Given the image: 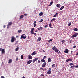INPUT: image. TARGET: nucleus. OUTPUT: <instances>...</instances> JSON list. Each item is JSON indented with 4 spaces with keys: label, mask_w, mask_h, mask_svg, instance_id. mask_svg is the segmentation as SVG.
Returning a JSON list of instances; mask_svg holds the SVG:
<instances>
[{
    "label": "nucleus",
    "mask_w": 78,
    "mask_h": 78,
    "mask_svg": "<svg viewBox=\"0 0 78 78\" xmlns=\"http://www.w3.org/2000/svg\"><path fill=\"white\" fill-rule=\"evenodd\" d=\"M16 61H17L18 60V58H16Z\"/></svg>",
    "instance_id": "obj_58"
},
{
    "label": "nucleus",
    "mask_w": 78,
    "mask_h": 78,
    "mask_svg": "<svg viewBox=\"0 0 78 78\" xmlns=\"http://www.w3.org/2000/svg\"><path fill=\"white\" fill-rule=\"evenodd\" d=\"M52 39H51L49 40V41H48V42H52Z\"/></svg>",
    "instance_id": "obj_34"
},
{
    "label": "nucleus",
    "mask_w": 78,
    "mask_h": 78,
    "mask_svg": "<svg viewBox=\"0 0 78 78\" xmlns=\"http://www.w3.org/2000/svg\"><path fill=\"white\" fill-rule=\"evenodd\" d=\"M50 27V28H53V27Z\"/></svg>",
    "instance_id": "obj_61"
},
{
    "label": "nucleus",
    "mask_w": 78,
    "mask_h": 78,
    "mask_svg": "<svg viewBox=\"0 0 78 78\" xmlns=\"http://www.w3.org/2000/svg\"><path fill=\"white\" fill-rule=\"evenodd\" d=\"M64 52L65 53H69V50L67 49H66Z\"/></svg>",
    "instance_id": "obj_4"
},
{
    "label": "nucleus",
    "mask_w": 78,
    "mask_h": 78,
    "mask_svg": "<svg viewBox=\"0 0 78 78\" xmlns=\"http://www.w3.org/2000/svg\"><path fill=\"white\" fill-rule=\"evenodd\" d=\"M37 59H38V58H34L33 61V63H34L35 61H37Z\"/></svg>",
    "instance_id": "obj_12"
},
{
    "label": "nucleus",
    "mask_w": 78,
    "mask_h": 78,
    "mask_svg": "<svg viewBox=\"0 0 78 78\" xmlns=\"http://www.w3.org/2000/svg\"><path fill=\"white\" fill-rule=\"evenodd\" d=\"M76 47V46L75 45L73 46V48H75Z\"/></svg>",
    "instance_id": "obj_54"
},
{
    "label": "nucleus",
    "mask_w": 78,
    "mask_h": 78,
    "mask_svg": "<svg viewBox=\"0 0 78 78\" xmlns=\"http://www.w3.org/2000/svg\"><path fill=\"white\" fill-rule=\"evenodd\" d=\"M41 62H45V60H44V59H41Z\"/></svg>",
    "instance_id": "obj_25"
},
{
    "label": "nucleus",
    "mask_w": 78,
    "mask_h": 78,
    "mask_svg": "<svg viewBox=\"0 0 78 78\" xmlns=\"http://www.w3.org/2000/svg\"><path fill=\"white\" fill-rule=\"evenodd\" d=\"M53 1L51 2H50V5H49V6H50L52 4H53Z\"/></svg>",
    "instance_id": "obj_21"
},
{
    "label": "nucleus",
    "mask_w": 78,
    "mask_h": 78,
    "mask_svg": "<svg viewBox=\"0 0 78 78\" xmlns=\"http://www.w3.org/2000/svg\"><path fill=\"white\" fill-rule=\"evenodd\" d=\"M12 22H10L9 23L8 25L10 26L12 25Z\"/></svg>",
    "instance_id": "obj_15"
},
{
    "label": "nucleus",
    "mask_w": 78,
    "mask_h": 78,
    "mask_svg": "<svg viewBox=\"0 0 78 78\" xmlns=\"http://www.w3.org/2000/svg\"><path fill=\"white\" fill-rule=\"evenodd\" d=\"M47 74H51V70H48L47 72Z\"/></svg>",
    "instance_id": "obj_11"
},
{
    "label": "nucleus",
    "mask_w": 78,
    "mask_h": 78,
    "mask_svg": "<svg viewBox=\"0 0 78 78\" xmlns=\"http://www.w3.org/2000/svg\"><path fill=\"white\" fill-rule=\"evenodd\" d=\"M38 62L39 63H40V62H41V61H40V60H38Z\"/></svg>",
    "instance_id": "obj_52"
},
{
    "label": "nucleus",
    "mask_w": 78,
    "mask_h": 78,
    "mask_svg": "<svg viewBox=\"0 0 78 78\" xmlns=\"http://www.w3.org/2000/svg\"><path fill=\"white\" fill-rule=\"evenodd\" d=\"M36 24H34V27H36Z\"/></svg>",
    "instance_id": "obj_48"
},
{
    "label": "nucleus",
    "mask_w": 78,
    "mask_h": 78,
    "mask_svg": "<svg viewBox=\"0 0 78 78\" xmlns=\"http://www.w3.org/2000/svg\"><path fill=\"white\" fill-rule=\"evenodd\" d=\"M3 28H6V25H4V26H3Z\"/></svg>",
    "instance_id": "obj_46"
},
{
    "label": "nucleus",
    "mask_w": 78,
    "mask_h": 78,
    "mask_svg": "<svg viewBox=\"0 0 78 78\" xmlns=\"http://www.w3.org/2000/svg\"><path fill=\"white\" fill-rule=\"evenodd\" d=\"M48 62H51V58H49L48 59Z\"/></svg>",
    "instance_id": "obj_9"
},
{
    "label": "nucleus",
    "mask_w": 78,
    "mask_h": 78,
    "mask_svg": "<svg viewBox=\"0 0 78 78\" xmlns=\"http://www.w3.org/2000/svg\"><path fill=\"white\" fill-rule=\"evenodd\" d=\"M42 15H43V13L42 12H41L39 13V16H41Z\"/></svg>",
    "instance_id": "obj_28"
},
{
    "label": "nucleus",
    "mask_w": 78,
    "mask_h": 78,
    "mask_svg": "<svg viewBox=\"0 0 78 78\" xmlns=\"http://www.w3.org/2000/svg\"><path fill=\"white\" fill-rule=\"evenodd\" d=\"M55 20V18H53V19H52L51 21V22H52Z\"/></svg>",
    "instance_id": "obj_23"
},
{
    "label": "nucleus",
    "mask_w": 78,
    "mask_h": 78,
    "mask_svg": "<svg viewBox=\"0 0 78 78\" xmlns=\"http://www.w3.org/2000/svg\"><path fill=\"white\" fill-rule=\"evenodd\" d=\"M0 51H2V48H0Z\"/></svg>",
    "instance_id": "obj_59"
},
{
    "label": "nucleus",
    "mask_w": 78,
    "mask_h": 78,
    "mask_svg": "<svg viewBox=\"0 0 78 78\" xmlns=\"http://www.w3.org/2000/svg\"><path fill=\"white\" fill-rule=\"evenodd\" d=\"M47 58V56H44L43 57V58L44 59H45V58Z\"/></svg>",
    "instance_id": "obj_40"
},
{
    "label": "nucleus",
    "mask_w": 78,
    "mask_h": 78,
    "mask_svg": "<svg viewBox=\"0 0 78 78\" xmlns=\"http://www.w3.org/2000/svg\"><path fill=\"white\" fill-rule=\"evenodd\" d=\"M31 33L32 34H34V32H33V31H31Z\"/></svg>",
    "instance_id": "obj_49"
},
{
    "label": "nucleus",
    "mask_w": 78,
    "mask_h": 78,
    "mask_svg": "<svg viewBox=\"0 0 78 78\" xmlns=\"http://www.w3.org/2000/svg\"><path fill=\"white\" fill-rule=\"evenodd\" d=\"M43 21V20H41L39 21V22H42Z\"/></svg>",
    "instance_id": "obj_41"
},
{
    "label": "nucleus",
    "mask_w": 78,
    "mask_h": 78,
    "mask_svg": "<svg viewBox=\"0 0 78 78\" xmlns=\"http://www.w3.org/2000/svg\"><path fill=\"white\" fill-rule=\"evenodd\" d=\"M40 70H42L43 71H45V69H43V68H40Z\"/></svg>",
    "instance_id": "obj_29"
},
{
    "label": "nucleus",
    "mask_w": 78,
    "mask_h": 78,
    "mask_svg": "<svg viewBox=\"0 0 78 78\" xmlns=\"http://www.w3.org/2000/svg\"><path fill=\"white\" fill-rule=\"evenodd\" d=\"M75 67V66L73 65L70 67V68L71 69H73V68Z\"/></svg>",
    "instance_id": "obj_22"
},
{
    "label": "nucleus",
    "mask_w": 78,
    "mask_h": 78,
    "mask_svg": "<svg viewBox=\"0 0 78 78\" xmlns=\"http://www.w3.org/2000/svg\"><path fill=\"white\" fill-rule=\"evenodd\" d=\"M56 6L57 8H59V7L61 6V5L59 4H58Z\"/></svg>",
    "instance_id": "obj_18"
},
{
    "label": "nucleus",
    "mask_w": 78,
    "mask_h": 78,
    "mask_svg": "<svg viewBox=\"0 0 78 78\" xmlns=\"http://www.w3.org/2000/svg\"><path fill=\"white\" fill-rule=\"evenodd\" d=\"M54 51L55 52H57L59 51V50L57 49H56Z\"/></svg>",
    "instance_id": "obj_27"
},
{
    "label": "nucleus",
    "mask_w": 78,
    "mask_h": 78,
    "mask_svg": "<svg viewBox=\"0 0 78 78\" xmlns=\"http://www.w3.org/2000/svg\"><path fill=\"white\" fill-rule=\"evenodd\" d=\"M55 66H56V65H55V64H53L52 65L53 67H55Z\"/></svg>",
    "instance_id": "obj_37"
},
{
    "label": "nucleus",
    "mask_w": 78,
    "mask_h": 78,
    "mask_svg": "<svg viewBox=\"0 0 78 78\" xmlns=\"http://www.w3.org/2000/svg\"><path fill=\"white\" fill-rule=\"evenodd\" d=\"M42 30V26H40L39 28L38 29V30L40 31V30Z\"/></svg>",
    "instance_id": "obj_13"
},
{
    "label": "nucleus",
    "mask_w": 78,
    "mask_h": 78,
    "mask_svg": "<svg viewBox=\"0 0 78 78\" xmlns=\"http://www.w3.org/2000/svg\"><path fill=\"white\" fill-rule=\"evenodd\" d=\"M53 17H56V16L55 15L53 16Z\"/></svg>",
    "instance_id": "obj_45"
},
{
    "label": "nucleus",
    "mask_w": 78,
    "mask_h": 78,
    "mask_svg": "<svg viewBox=\"0 0 78 78\" xmlns=\"http://www.w3.org/2000/svg\"><path fill=\"white\" fill-rule=\"evenodd\" d=\"M21 58L22 59H23V55H22L21 56Z\"/></svg>",
    "instance_id": "obj_35"
},
{
    "label": "nucleus",
    "mask_w": 78,
    "mask_h": 78,
    "mask_svg": "<svg viewBox=\"0 0 78 78\" xmlns=\"http://www.w3.org/2000/svg\"><path fill=\"white\" fill-rule=\"evenodd\" d=\"M63 8H64V6H62L60 8V10H62V9H63Z\"/></svg>",
    "instance_id": "obj_26"
},
{
    "label": "nucleus",
    "mask_w": 78,
    "mask_h": 78,
    "mask_svg": "<svg viewBox=\"0 0 78 78\" xmlns=\"http://www.w3.org/2000/svg\"><path fill=\"white\" fill-rule=\"evenodd\" d=\"M24 17V16L23 15H22L21 16H20V18L21 19H22Z\"/></svg>",
    "instance_id": "obj_17"
},
{
    "label": "nucleus",
    "mask_w": 78,
    "mask_h": 78,
    "mask_svg": "<svg viewBox=\"0 0 78 78\" xmlns=\"http://www.w3.org/2000/svg\"><path fill=\"white\" fill-rule=\"evenodd\" d=\"M11 62H12V60L9 59V62H8V63L9 64H10V63H11Z\"/></svg>",
    "instance_id": "obj_19"
},
{
    "label": "nucleus",
    "mask_w": 78,
    "mask_h": 78,
    "mask_svg": "<svg viewBox=\"0 0 78 78\" xmlns=\"http://www.w3.org/2000/svg\"><path fill=\"white\" fill-rule=\"evenodd\" d=\"M49 70H51V69L50 68H49Z\"/></svg>",
    "instance_id": "obj_51"
},
{
    "label": "nucleus",
    "mask_w": 78,
    "mask_h": 78,
    "mask_svg": "<svg viewBox=\"0 0 78 78\" xmlns=\"http://www.w3.org/2000/svg\"><path fill=\"white\" fill-rule=\"evenodd\" d=\"M5 49H2V50L1 51V53L2 54H4L5 53Z\"/></svg>",
    "instance_id": "obj_7"
},
{
    "label": "nucleus",
    "mask_w": 78,
    "mask_h": 78,
    "mask_svg": "<svg viewBox=\"0 0 78 78\" xmlns=\"http://www.w3.org/2000/svg\"><path fill=\"white\" fill-rule=\"evenodd\" d=\"M36 54V53L35 51L33 52L31 54V55L32 56H34V55H35Z\"/></svg>",
    "instance_id": "obj_16"
},
{
    "label": "nucleus",
    "mask_w": 78,
    "mask_h": 78,
    "mask_svg": "<svg viewBox=\"0 0 78 78\" xmlns=\"http://www.w3.org/2000/svg\"><path fill=\"white\" fill-rule=\"evenodd\" d=\"M10 27L9 26V25L8 24L7 26V28H9Z\"/></svg>",
    "instance_id": "obj_39"
},
{
    "label": "nucleus",
    "mask_w": 78,
    "mask_h": 78,
    "mask_svg": "<svg viewBox=\"0 0 78 78\" xmlns=\"http://www.w3.org/2000/svg\"><path fill=\"white\" fill-rule=\"evenodd\" d=\"M78 33H75V34L72 36V37H76V36H78Z\"/></svg>",
    "instance_id": "obj_3"
},
{
    "label": "nucleus",
    "mask_w": 78,
    "mask_h": 78,
    "mask_svg": "<svg viewBox=\"0 0 78 78\" xmlns=\"http://www.w3.org/2000/svg\"><path fill=\"white\" fill-rule=\"evenodd\" d=\"M36 33H34V36H36Z\"/></svg>",
    "instance_id": "obj_56"
},
{
    "label": "nucleus",
    "mask_w": 78,
    "mask_h": 78,
    "mask_svg": "<svg viewBox=\"0 0 78 78\" xmlns=\"http://www.w3.org/2000/svg\"><path fill=\"white\" fill-rule=\"evenodd\" d=\"M28 58L30 59H33V57L31 55H28Z\"/></svg>",
    "instance_id": "obj_6"
},
{
    "label": "nucleus",
    "mask_w": 78,
    "mask_h": 78,
    "mask_svg": "<svg viewBox=\"0 0 78 78\" xmlns=\"http://www.w3.org/2000/svg\"><path fill=\"white\" fill-rule=\"evenodd\" d=\"M76 55H78V52L76 54Z\"/></svg>",
    "instance_id": "obj_64"
},
{
    "label": "nucleus",
    "mask_w": 78,
    "mask_h": 78,
    "mask_svg": "<svg viewBox=\"0 0 78 78\" xmlns=\"http://www.w3.org/2000/svg\"><path fill=\"white\" fill-rule=\"evenodd\" d=\"M72 59H67V60H66V62H69V61H72Z\"/></svg>",
    "instance_id": "obj_10"
},
{
    "label": "nucleus",
    "mask_w": 78,
    "mask_h": 78,
    "mask_svg": "<svg viewBox=\"0 0 78 78\" xmlns=\"http://www.w3.org/2000/svg\"><path fill=\"white\" fill-rule=\"evenodd\" d=\"M38 41H41V39H42V38H41L39 37L38 38Z\"/></svg>",
    "instance_id": "obj_32"
},
{
    "label": "nucleus",
    "mask_w": 78,
    "mask_h": 78,
    "mask_svg": "<svg viewBox=\"0 0 78 78\" xmlns=\"http://www.w3.org/2000/svg\"><path fill=\"white\" fill-rule=\"evenodd\" d=\"M70 66H72L73 65V63H71L69 64Z\"/></svg>",
    "instance_id": "obj_43"
},
{
    "label": "nucleus",
    "mask_w": 78,
    "mask_h": 78,
    "mask_svg": "<svg viewBox=\"0 0 78 78\" xmlns=\"http://www.w3.org/2000/svg\"><path fill=\"white\" fill-rule=\"evenodd\" d=\"M52 49L53 50H55L56 49H57V48L56 47H55V46H54L52 48Z\"/></svg>",
    "instance_id": "obj_14"
},
{
    "label": "nucleus",
    "mask_w": 78,
    "mask_h": 78,
    "mask_svg": "<svg viewBox=\"0 0 78 78\" xmlns=\"http://www.w3.org/2000/svg\"><path fill=\"white\" fill-rule=\"evenodd\" d=\"M15 37H14V36H12L11 40V42H14V41H15Z\"/></svg>",
    "instance_id": "obj_1"
},
{
    "label": "nucleus",
    "mask_w": 78,
    "mask_h": 78,
    "mask_svg": "<svg viewBox=\"0 0 78 78\" xmlns=\"http://www.w3.org/2000/svg\"><path fill=\"white\" fill-rule=\"evenodd\" d=\"M32 62V60H30L28 61L27 62V63L28 64H30Z\"/></svg>",
    "instance_id": "obj_8"
},
{
    "label": "nucleus",
    "mask_w": 78,
    "mask_h": 78,
    "mask_svg": "<svg viewBox=\"0 0 78 78\" xmlns=\"http://www.w3.org/2000/svg\"><path fill=\"white\" fill-rule=\"evenodd\" d=\"M22 78H25V77L24 76H23L22 77Z\"/></svg>",
    "instance_id": "obj_63"
},
{
    "label": "nucleus",
    "mask_w": 78,
    "mask_h": 78,
    "mask_svg": "<svg viewBox=\"0 0 78 78\" xmlns=\"http://www.w3.org/2000/svg\"><path fill=\"white\" fill-rule=\"evenodd\" d=\"M34 30V28H32L31 29L32 32H33Z\"/></svg>",
    "instance_id": "obj_38"
},
{
    "label": "nucleus",
    "mask_w": 78,
    "mask_h": 78,
    "mask_svg": "<svg viewBox=\"0 0 78 78\" xmlns=\"http://www.w3.org/2000/svg\"><path fill=\"white\" fill-rule=\"evenodd\" d=\"M44 76V75L41 74V75H40V76Z\"/></svg>",
    "instance_id": "obj_42"
},
{
    "label": "nucleus",
    "mask_w": 78,
    "mask_h": 78,
    "mask_svg": "<svg viewBox=\"0 0 78 78\" xmlns=\"http://www.w3.org/2000/svg\"><path fill=\"white\" fill-rule=\"evenodd\" d=\"M65 42V40H63L62 41V44H63L64 42Z\"/></svg>",
    "instance_id": "obj_36"
},
{
    "label": "nucleus",
    "mask_w": 78,
    "mask_h": 78,
    "mask_svg": "<svg viewBox=\"0 0 78 78\" xmlns=\"http://www.w3.org/2000/svg\"><path fill=\"white\" fill-rule=\"evenodd\" d=\"M58 53V54H59V53H60V51H59Z\"/></svg>",
    "instance_id": "obj_60"
},
{
    "label": "nucleus",
    "mask_w": 78,
    "mask_h": 78,
    "mask_svg": "<svg viewBox=\"0 0 78 78\" xmlns=\"http://www.w3.org/2000/svg\"><path fill=\"white\" fill-rule=\"evenodd\" d=\"M45 28H47V25H46V26H45Z\"/></svg>",
    "instance_id": "obj_57"
},
{
    "label": "nucleus",
    "mask_w": 78,
    "mask_h": 78,
    "mask_svg": "<svg viewBox=\"0 0 78 78\" xmlns=\"http://www.w3.org/2000/svg\"><path fill=\"white\" fill-rule=\"evenodd\" d=\"M23 38V39H25V38H26V36H25V34L22 35L21 36V39H22Z\"/></svg>",
    "instance_id": "obj_2"
},
{
    "label": "nucleus",
    "mask_w": 78,
    "mask_h": 78,
    "mask_svg": "<svg viewBox=\"0 0 78 78\" xmlns=\"http://www.w3.org/2000/svg\"><path fill=\"white\" fill-rule=\"evenodd\" d=\"M72 40H71L70 41H69V43H71V42H72Z\"/></svg>",
    "instance_id": "obj_55"
},
{
    "label": "nucleus",
    "mask_w": 78,
    "mask_h": 78,
    "mask_svg": "<svg viewBox=\"0 0 78 78\" xmlns=\"http://www.w3.org/2000/svg\"><path fill=\"white\" fill-rule=\"evenodd\" d=\"M76 68H78V65H76V66H75Z\"/></svg>",
    "instance_id": "obj_44"
},
{
    "label": "nucleus",
    "mask_w": 78,
    "mask_h": 78,
    "mask_svg": "<svg viewBox=\"0 0 78 78\" xmlns=\"http://www.w3.org/2000/svg\"><path fill=\"white\" fill-rule=\"evenodd\" d=\"M36 21H35L34 23V24H36Z\"/></svg>",
    "instance_id": "obj_50"
},
{
    "label": "nucleus",
    "mask_w": 78,
    "mask_h": 78,
    "mask_svg": "<svg viewBox=\"0 0 78 78\" xmlns=\"http://www.w3.org/2000/svg\"><path fill=\"white\" fill-rule=\"evenodd\" d=\"M18 50H19V47H18L17 48H16L15 51H18Z\"/></svg>",
    "instance_id": "obj_24"
},
{
    "label": "nucleus",
    "mask_w": 78,
    "mask_h": 78,
    "mask_svg": "<svg viewBox=\"0 0 78 78\" xmlns=\"http://www.w3.org/2000/svg\"><path fill=\"white\" fill-rule=\"evenodd\" d=\"M71 24H72V22H70L68 24V26H70V25H71Z\"/></svg>",
    "instance_id": "obj_33"
},
{
    "label": "nucleus",
    "mask_w": 78,
    "mask_h": 78,
    "mask_svg": "<svg viewBox=\"0 0 78 78\" xmlns=\"http://www.w3.org/2000/svg\"><path fill=\"white\" fill-rule=\"evenodd\" d=\"M24 16H27V14H25L24 15Z\"/></svg>",
    "instance_id": "obj_53"
},
{
    "label": "nucleus",
    "mask_w": 78,
    "mask_h": 78,
    "mask_svg": "<svg viewBox=\"0 0 78 78\" xmlns=\"http://www.w3.org/2000/svg\"><path fill=\"white\" fill-rule=\"evenodd\" d=\"M46 62H44L43 63V64L42 65V67H45V66H46Z\"/></svg>",
    "instance_id": "obj_5"
},
{
    "label": "nucleus",
    "mask_w": 78,
    "mask_h": 78,
    "mask_svg": "<svg viewBox=\"0 0 78 78\" xmlns=\"http://www.w3.org/2000/svg\"><path fill=\"white\" fill-rule=\"evenodd\" d=\"M22 31V30H20L18 31V33H21V32Z\"/></svg>",
    "instance_id": "obj_31"
},
{
    "label": "nucleus",
    "mask_w": 78,
    "mask_h": 78,
    "mask_svg": "<svg viewBox=\"0 0 78 78\" xmlns=\"http://www.w3.org/2000/svg\"><path fill=\"white\" fill-rule=\"evenodd\" d=\"M73 30L75 31H78V29L77 28H76L73 29Z\"/></svg>",
    "instance_id": "obj_20"
},
{
    "label": "nucleus",
    "mask_w": 78,
    "mask_h": 78,
    "mask_svg": "<svg viewBox=\"0 0 78 78\" xmlns=\"http://www.w3.org/2000/svg\"><path fill=\"white\" fill-rule=\"evenodd\" d=\"M43 52H44V53H45V51L43 50Z\"/></svg>",
    "instance_id": "obj_62"
},
{
    "label": "nucleus",
    "mask_w": 78,
    "mask_h": 78,
    "mask_svg": "<svg viewBox=\"0 0 78 78\" xmlns=\"http://www.w3.org/2000/svg\"><path fill=\"white\" fill-rule=\"evenodd\" d=\"M58 13H56L55 15H56V16H58Z\"/></svg>",
    "instance_id": "obj_47"
},
{
    "label": "nucleus",
    "mask_w": 78,
    "mask_h": 78,
    "mask_svg": "<svg viewBox=\"0 0 78 78\" xmlns=\"http://www.w3.org/2000/svg\"><path fill=\"white\" fill-rule=\"evenodd\" d=\"M49 27H51V23H50V24H49Z\"/></svg>",
    "instance_id": "obj_30"
}]
</instances>
